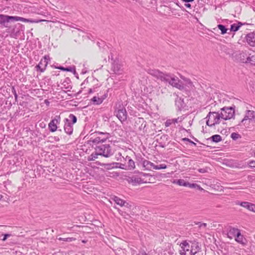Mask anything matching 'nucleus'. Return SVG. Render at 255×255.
<instances>
[{
    "instance_id": "nucleus-1",
    "label": "nucleus",
    "mask_w": 255,
    "mask_h": 255,
    "mask_svg": "<svg viewBox=\"0 0 255 255\" xmlns=\"http://www.w3.org/2000/svg\"><path fill=\"white\" fill-rule=\"evenodd\" d=\"M148 73L151 76L166 83H168L173 87H176L180 90L183 89L184 87L182 82L174 76L169 74L163 73L158 70L148 69Z\"/></svg>"
},
{
    "instance_id": "nucleus-2",
    "label": "nucleus",
    "mask_w": 255,
    "mask_h": 255,
    "mask_svg": "<svg viewBox=\"0 0 255 255\" xmlns=\"http://www.w3.org/2000/svg\"><path fill=\"white\" fill-rule=\"evenodd\" d=\"M94 134L89 140V141L92 143V146L94 147L103 144L111 137L110 133L107 132L96 131Z\"/></svg>"
},
{
    "instance_id": "nucleus-3",
    "label": "nucleus",
    "mask_w": 255,
    "mask_h": 255,
    "mask_svg": "<svg viewBox=\"0 0 255 255\" xmlns=\"http://www.w3.org/2000/svg\"><path fill=\"white\" fill-rule=\"evenodd\" d=\"M94 134L89 140V141L92 143V146L94 147L103 144L111 137L110 133L107 132L96 131Z\"/></svg>"
},
{
    "instance_id": "nucleus-4",
    "label": "nucleus",
    "mask_w": 255,
    "mask_h": 255,
    "mask_svg": "<svg viewBox=\"0 0 255 255\" xmlns=\"http://www.w3.org/2000/svg\"><path fill=\"white\" fill-rule=\"evenodd\" d=\"M94 134L89 140V141L92 143V146L94 147L103 144L111 137L110 133L107 132L96 131Z\"/></svg>"
},
{
    "instance_id": "nucleus-5",
    "label": "nucleus",
    "mask_w": 255,
    "mask_h": 255,
    "mask_svg": "<svg viewBox=\"0 0 255 255\" xmlns=\"http://www.w3.org/2000/svg\"><path fill=\"white\" fill-rule=\"evenodd\" d=\"M95 151L101 156L108 158L114 154V151L109 144H101L94 147Z\"/></svg>"
},
{
    "instance_id": "nucleus-6",
    "label": "nucleus",
    "mask_w": 255,
    "mask_h": 255,
    "mask_svg": "<svg viewBox=\"0 0 255 255\" xmlns=\"http://www.w3.org/2000/svg\"><path fill=\"white\" fill-rule=\"evenodd\" d=\"M77 119L73 114H70L68 118L65 119L64 129L65 132L68 135L72 134L73 125L77 122Z\"/></svg>"
},
{
    "instance_id": "nucleus-7",
    "label": "nucleus",
    "mask_w": 255,
    "mask_h": 255,
    "mask_svg": "<svg viewBox=\"0 0 255 255\" xmlns=\"http://www.w3.org/2000/svg\"><path fill=\"white\" fill-rule=\"evenodd\" d=\"M205 119L207 125L211 127L219 124L222 120L221 116L219 112H210Z\"/></svg>"
},
{
    "instance_id": "nucleus-8",
    "label": "nucleus",
    "mask_w": 255,
    "mask_h": 255,
    "mask_svg": "<svg viewBox=\"0 0 255 255\" xmlns=\"http://www.w3.org/2000/svg\"><path fill=\"white\" fill-rule=\"evenodd\" d=\"M255 119V112L252 110H247L244 118L238 125L239 126H244L245 128H248L250 124Z\"/></svg>"
},
{
    "instance_id": "nucleus-9",
    "label": "nucleus",
    "mask_w": 255,
    "mask_h": 255,
    "mask_svg": "<svg viewBox=\"0 0 255 255\" xmlns=\"http://www.w3.org/2000/svg\"><path fill=\"white\" fill-rule=\"evenodd\" d=\"M220 115H221L222 120H229L235 116V110L231 107H224L221 109V112Z\"/></svg>"
},
{
    "instance_id": "nucleus-10",
    "label": "nucleus",
    "mask_w": 255,
    "mask_h": 255,
    "mask_svg": "<svg viewBox=\"0 0 255 255\" xmlns=\"http://www.w3.org/2000/svg\"><path fill=\"white\" fill-rule=\"evenodd\" d=\"M115 114L121 122L125 121L127 119L126 109L123 106H119L115 111Z\"/></svg>"
},
{
    "instance_id": "nucleus-11",
    "label": "nucleus",
    "mask_w": 255,
    "mask_h": 255,
    "mask_svg": "<svg viewBox=\"0 0 255 255\" xmlns=\"http://www.w3.org/2000/svg\"><path fill=\"white\" fill-rule=\"evenodd\" d=\"M61 122V117L59 116H56L48 124V128L51 132H54L57 129V125H59Z\"/></svg>"
},
{
    "instance_id": "nucleus-12",
    "label": "nucleus",
    "mask_w": 255,
    "mask_h": 255,
    "mask_svg": "<svg viewBox=\"0 0 255 255\" xmlns=\"http://www.w3.org/2000/svg\"><path fill=\"white\" fill-rule=\"evenodd\" d=\"M181 250L179 253L181 255H188L190 252L191 247L187 241H183L180 245Z\"/></svg>"
},
{
    "instance_id": "nucleus-13",
    "label": "nucleus",
    "mask_w": 255,
    "mask_h": 255,
    "mask_svg": "<svg viewBox=\"0 0 255 255\" xmlns=\"http://www.w3.org/2000/svg\"><path fill=\"white\" fill-rule=\"evenodd\" d=\"M14 21V16H9L3 14H0V24L7 27L6 23L10 21Z\"/></svg>"
},
{
    "instance_id": "nucleus-14",
    "label": "nucleus",
    "mask_w": 255,
    "mask_h": 255,
    "mask_svg": "<svg viewBox=\"0 0 255 255\" xmlns=\"http://www.w3.org/2000/svg\"><path fill=\"white\" fill-rule=\"evenodd\" d=\"M237 205H239L245 208H247L249 211L255 212V204L248 202H239L236 203Z\"/></svg>"
},
{
    "instance_id": "nucleus-15",
    "label": "nucleus",
    "mask_w": 255,
    "mask_h": 255,
    "mask_svg": "<svg viewBox=\"0 0 255 255\" xmlns=\"http://www.w3.org/2000/svg\"><path fill=\"white\" fill-rule=\"evenodd\" d=\"M146 126V123L143 118H138L135 122V129L138 130H141L144 128Z\"/></svg>"
},
{
    "instance_id": "nucleus-16",
    "label": "nucleus",
    "mask_w": 255,
    "mask_h": 255,
    "mask_svg": "<svg viewBox=\"0 0 255 255\" xmlns=\"http://www.w3.org/2000/svg\"><path fill=\"white\" fill-rule=\"evenodd\" d=\"M113 200L117 205H119L121 207H125L127 208H130L131 207V205H129L128 202L125 200H123V199H121L117 196L114 197Z\"/></svg>"
},
{
    "instance_id": "nucleus-17",
    "label": "nucleus",
    "mask_w": 255,
    "mask_h": 255,
    "mask_svg": "<svg viewBox=\"0 0 255 255\" xmlns=\"http://www.w3.org/2000/svg\"><path fill=\"white\" fill-rule=\"evenodd\" d=\"M246 39L248 44L251 46H255V32H251L246 36Z\"/></svg>"
},
{
    "instance_id": "nucleus-18",
    "label": "nucleus",
    "mask_w": 255,
    "mask_h": 255,
    "mask_svg": "<svg viewBox=\"0 0 255 255\" xmlns=\"http://www.w3.org/2000/svg\"><path fill=\"white\" fill-rule=\"evenodd\" d=\"M14 21H20L24 22L38 23L39 22L44 21V20H33L19 16H14Z\"/></svg>"
},
{
    "instance_id": "nucleus-19",
    "label": "nucleus",
    "mask_w": 255,
    "mask_h": 255,
    "mask_svg": "<svg viewBox=\"0 0 255 255\" xmlns=\"http://www.w3.org/2000/svg\"><path fill=\"white\" fill-rule=\"evenodd\" d=\"M245 24H247L246 23H242L241 22L238 21L237 23H233L231 25L230 30V31L236 32L242 26Z\"/></svg>"
},
{
    "instance_id": "nucleus-20",
    "label": "nucleus",
    "mask_w": 255,
    "mask_h": 255,
    "mask_svg": "<svg viewBox=\"0 0 255 255\" xmlns=\"http://www.w3.org/2000/svg\"><path fill=\"white\" fill-rule=\"evenodd\" d=\"M197 250H200L198 243H194L191 246V249L188 255H195Z\"/></svg>"
},
{
    "instance_id": "nucleus-21",
    "label": "nucleus",
    "mask_w": 255,
    "mask_h": 255,
    "mask_svg": "<svg viewBox=\"0 0 255 255\" xmlns=\"http://www.w3.org/2000/svg\"><path fill=\"white\" fill-rule=\"evenodd\" d=\"M240 232V231L236 228H231L228 233V237L230 239L235 238L237 234Z\"/></svg>"
},
{
    "instance_id": "nucleus-22",
    "label": "nucleus",
    "mask_w": 255,
    "mask_h": 255,
    "mask_svg": "<svg viewBox=\"0 0 255 255\" xmlns=\"http://www.w3.org/2000/svg\"><path fill=\"white\" fill-rule=\"evenodd\" d=\"M47 66V64H46L45 61H43L42 59H41L39 64L36 66V68L37 70H39L41 72H43Z\"/></svg>"
},
{
    "instance_id": "nucleus-23",
    "label": "nucleus",
    "mask_w": 255,
    "mask_h": 255,
    "mask_svg": "<svg viewBox=\"0 0 255 255\" xmlns=\"http://www.w3.org/2000/svg\"><path fill=\"white\" fill-rule=\"evenodd\" d=\"M130 182L133 185H136L145 182L141 177H132L130 178Z\"/></svg>"
},
{
    "instance_id": "nucleus-24",
    "label": "nucleus",
    "mask_w": 255,
    "mask_h": 255,
    "mask_svg": "<svg viewBox=\"0 0 255 255\" xmlns=\"http://www.w3.org/2000/svg\"><path fill=\"white\" fill-rule=\"evenodd\" d=\"M112 69L113 71L116 74H120L122 71L121 65L115 61L113 63Z\"/></svg>"
},
{
    "instance_id": "nucleus-25",
    "label": "nucleus",
    "mask_w": 255,
    "mask_h": 255,
    "mask_svg": "<svg viewBox=\"0 0 255 255\" xmlns=\"http://www.w3.org/2000/svg\"><path fill=\"white\" fill-rule=\"evenodd\" d=\"M127 159H128L127 167L128 169H133L135 168V163L133 160H132L129 156H127Z\"/></svg>"
},
{
    "instance_id": "nucleus-26",
    "label": "nucleus",
    "mask_w": 255,
    "mask_h": 255,
    "mask_svg": "<svg viewBox=\"0 0 255 255\" xmlns=\"http://www.w3.org/2000/svg\"><path fill=\"white\" fill-rule=\"evenodd\" d=\"M172 183L174 184H177L179 186H182L185 187H187L188 185V182H186L184 179H178V180H174L172 181Z\"/></svg>"
},
{
    "instance_id": "nucleus-27",
    "label": "nucleus",
    "mask_w": 255,
    "mask_h": 255,
    "mask_svg": "<svg viewBox=\"0 0 255 255\" xmlns=\"http://www.w3.org/2000/svg\"><path fill=\"white\" fill-rule=\"evenodd\" d=\"M91 101L93 105H98L103 103V99L99 97L94 96L91 99Z\"/></svg>"
},
{
    "instance_id": "nucleus-28",
    "label": "nucleus",
    "mask_w": 255,
    "mask_h": 255,
    "mask_svg": "<svg viewBox=\"0 0 255 255\" xmlns=\"http://www.w3.org/2000/svg\"><path fill=\"white\" fill-rule=\"evenodd\" d=\"M217 27L219 29L221 30V34H225L227 33H229V32H228V29L226 27V26L223 24H219L217 25Z\"/></svg>"
},
{
    "instance_id": "nucleus-29",
    "label": "nucleus",
    "mask_w": 255,
    "mask_h": 255,
    "mask_svg": "<svg viewBox=\"0 0 255 255\" xmlns=\"http://www.w3.org/2000/svg\"><path fill=\"white\" fill-rule=\"evenodd\" d=\"M142 164H143V166L147 168H153L154 164L152 162H151L148 160H143Z\"/></svg>"
},
{
    "instance_id": "nucleus-30",
    "label": "nucleus",
    "mask_w": 255,
    "mask_h": 255,
    "mask_svg": "<svg viewBox=\"0 0 255 255\" xmlns=\"http://www.w3.org/2000/svg\"><path fill=\"white\" fill-rule=\"evenodd\" d=\"M247 62L250 63L252 65H255V53L251 56V54H250V56H248L247 58Z\"/></svg>"
},
{
    "instance_id": "nucleus-31",
    "label": "nucleus",
    "mask_w": 255,
    "mask_h": 255,
    "mask_svg": "<svg viewBox=\"0 0 255 255\" xmlns=\"http://www.w3.org/2000/svg\"><path fill=\"white\" fill-rule=\"evenodd\" d=\"M97 152L95 150V152L92 153L89 157H88V160L89 161H94L96 159L98 158V155H100V154H98Z\"/></svg>"
},
{
    "instance_id": "nucleus-32",
    "label": "nucleus",
    "mask_w": 255,
    "mask_h": 255,
    "mask_svg": "<svg viewBox=\"0 0 255 255\" xmlns=\"http://www.w3.org/2000/svg\"><path fill=\"white\" fill-rule=\"evenodd\" d=\"M212 141L215 142H218L222 140V137L219 134H215L211 137Z\"/></svg>"
},
{
    "instance_id": "nucleus-33",
    "label": "nucleus",
    "mask_w": 255,
    "mask_h": 255,
    "mask_svg": "<svg viewBox=\"0 0 255 255\" xmlns=\"http://www.w3.org/2000/svg\"><path fill=\"white\" fill-rule=\"evenodd\" d=\"M184 102L183 100L181 98H177L175 101V105L178 107L179 109H181L183 107Z\"/></svg>"
},
{
    "instance_id": "nucleus-34",
    "label": "nucleus",
    "mask_w": 255,
    "mask_h": 255,
    "mask_svg": "<svg viewBox=\"0 0 255 255\" xmlns=\"http://www.w3.org/2000/svg\"><path fill=\"white\" fill-rule=\"evenodd\" d=\"M235 240L239 243H244L243 236L241 235V232L237 234V236L235 237Z\"/></svg>"
},
{
    "instance_id": "nucleus-35",
    "label": "nucleus",
    "mask_w": 255,
    "mask_h": 255,
    "mask_svg": "<svg viewBox=\"0 0 255 255\" xmlns=\"http://www.w3.org/2000/svg\"><path fill=\"white\" fill-rule=\"evenodd\" d=\"M65 71L71 72H72L74 74H76V68L74 66L65 68Z\"/></svg>"
},
{
    "instance_id": "nucleus-36",
    "label": "nucleus",
    "mask_w": 255,
    "mask_h": 255,
    "mask_svg": "<svg viewBox=\"0 0 255 255\" xmlns=\"http://www.w3.org/2000/svg\"><path fill=\"white\" fill-rule=\"evenodd\" d=\"M166 167L167 166L164 164H161L158 165H155V164H154L153 169L155 170H159L161 169H165L166 168Z\"/></svg>"
},
{
    "instance_id": "nucleus-37",
    "label": "nucleus",
    "mask_w": 255,
    "mask_h": 255,
    "mask_svg": "<svg viewBox=\"0 0 255 255\" xmlns=\"http://www.w3.org/2000/svg\"><path fill=\"white\" fill-rule=\"evenodd\" d=\"M58 240L59 241H65V242H72L73 241H75L76 239L75 238H59L58 239Z\"/></svg>"
},
{
    "instance_id": "nucleus-38",
    "label": "nucleus",
    "mask_w": 255,
    "mask_h": 255,
    "mask_svg": "<svg viewBox=\"0 0 255 255\" xmlns=\"http://www.w3.org/2000/svg\"><path fill=\"white\" fill-rule=\"evenodd\" d=\"M172 124H174L173 119H168L166 121L165 123V126L166 127H168L170 125H171Z\"/></svg>"
},
{
    "instance_id": "nucleus-39",
    "label": "nucleus",
    "mask_w": 255,
    "mask_h": 255,
    "mask_svg": "<svg viewBox=\"0 0 255 255\" xmlns=\"http://www.w3.org/2000/svg\"><path fill=\"white\" fill-rule=\"evenodd\" d=\"M231 137L234 140H236L240 137V135L239 134L235 132H233L231 134Z\"/></svg>"
},
{
    "instance_id": "nucleus-40",
    "label": "nucleus",
    "mask_w": 255,
    "mask_h": 255,
    "mask_svg": "<svg viewBox=\"0 0 255 255\" xmlns=\"http://www.w3.org/2000/svg\"><path fill=\"white\" fill-rule=\"evenodd\" d=\"M172 119H173V121L174 122V124H175V123H178V122H181L183 121V120L184 119V118H182V117H178L177 118Z\"/></svg>"
},
{
    "instance_id": "nucleus-41",
    "label": "nucleus",
    "mask_w": 255,
    "mask_h": 255,
    "mask_svg": "<svg viewBox=\"0 0 255 255\" xmlns=\"http://www.w3.org/2000/svg\"><path fill=\"white\" fill-rule=\"evenodd\" d=\"M195 224L199 225V227L200 228H205L207 226L206 223H201V222L196 223Z\"/></svg>"
},
{
    "instance_id": "nucleus-42",
    "label": "nucleus",
    "mask_w": 255,
    "mask_h": 255,
    "mask_svg": "<svg viewBox=\"0 0 255 255\" xmlns=\"http://www.w3.org/2000/svg\"><path fill=\"white\" fill-rule=\"evenodd\" d=\"M188 186L190 187V188H196V187H198L199 188H200V187L197 184H195V183H190L188 182Z\"/></svg>"
},
{
    "instance_id": "nucleus-43",
    "label": "nucleus",
    "mask_w": 255,
    "mask_h": 255,
    "mask_svg": "<svg viewBox=\"0 0 255 255\" xmlns=\"http://www.w3.org/2000/svg\"><path fill=\"white\" fill-rule=\"evenodd\" d=\"M198 170L200 173H206L208 172V168L206 167L204 168H200Z\"/></svg>"
},
{
    "instance_id": "nucleus-44",
    "label": "nucleus",
    "mask_w": 255,
    "mask_h": 255,
    "mask_svg": "<svg viewBox=\"0 0 255 255\" xmlns=\"http://www.w3.org/2000/svg\"><path fill=\"white\" fill-rule=\"evenodd\" d=\"M43 61H45L46 62V64H48L49 61H50V57L48 55H45L44 57V59H42Z\"/></svg>"
},
{
    "instance_id": "nucleus-45",
    "label": "nucleus",
    "mask_w": 255,
    "mask_h": 255,
    "mask_svg": "<svg viewBox=\"0 0 255 255\" xmlns=\"http://www.w3.org/2000/svg\"><path fill=\"white\" fill-rule=\"evenodd\" d=\"M2 236H3V238L2 239V241H5L7 238L10 237L11 236V234H2Z\"/></svg>"
},
{
    "instance_id": "nucleus-46",
    "label": "nucleus",
    "mask_w": 255,
    "mask_h": 255,
    "mask_svg": "<svg viewBox=\"0 0 255 255\" xmlns=\"http://www.w3.org/2000/svg\"><path fill=\"white\" fill-rule=\"evenodd\" d=\"M249 165L251 167H255V161H254V160L250 161L249 163Z\"/></svg>"
},
{
    "instance_id": "nucleus-47",
    "label": "nucleus",
    "mask_w": 255,
    "mask_h": 255,
    "mask_svg": "<svg viewBox=\"0 0 255 255\" xmlns=\"http://www.w3.org/2000/svg\"><path fill=\"white\" fill-rule=\"evenodd\" d=\"M195 255H204L203 253L202 252V251L200 250H197L196 253H195Z\"/></svg>"
},
{
    "instance_id": "nucleus-48",
    "label": "nucleus",
    "mask_w": 255,
    "mask_h": 255,
    "mask_svg": "<svg viewBox=\"0 0 255 255\" xmlns=\"http://www.w3.org/2000/svg\"><path fill=\"white\" fill-rule=\"evenodd\" d=\"M55 68L65 71V68L62 66L55 67Z\"/></svg>"
},
{
    "instance_id": "nucleus-49",
    "label": "nucleus",
    "mask_w": 255,
    "mask_h": 255,
    "mask_svg": "<svg viewBox=\"0 0 255 255\" xmlns=\"http://www.w3.org/2000/svg\"><path fill=\"white\" fill-rule=\"evenodd\" d=\"M107 96H108V94L106 93V94H105L103 96H102L101 98V99H103V102L104 101V100L107 97Z\"/></svg>"
},
{
    "instance_id": "nucleus-50",
    "label": "nucleus",
    "mask_w": 255,
    "mask_h": 255,
    "mask_svg": "<svg viewBox=\"0 0 255 255\" xmlns=\"http://www.w3.org/2000/svg\"><path fill=\"white\" fill-rule=\"evenodd\" d=\"M187 81V83L189 84V87H191L193 86V84H192V83L191 82V81L190 80H188Z\"/></svg>"
},
{
    "instance_id": "nucleus-51",
    "label": "nucleus",
    "mask_w": 255,
    "mask_h": 255,
    "mask_svg": "<svg viewBox=\"0 0 255 255\" xmlns=\"http://www.w3.org/2000/svg\"><path fill=\"white\" fill-rule=\"evenodd\" d=\"M12 93H13V94H17L14 87H12Z\"/></svg>"
},
{
    "instance_id": "nucleus-52",
    "label": "nucleus",
    "mask_w": 255,
    "mask_h": 255,
    "mask_svg": "<svg viewBox=\"0 0 255 255\" xmlns=\"http://www.w3.org/2000/svg\"><path fill=\"white\" fill-rule=\"evenodd\" d=\"M185 6L186 7H188V8H191V4L189 3H185Z\"/></svg>"
},
{
    "instance_id": "nucleus-53",
    "label": "nucleus",
    "mask_w": 255,
    "mask_h": 255,
    "mask_svg": "<svg viewBox=\"0 0 255 255\" xmlns=\"http://www.w3.org/2000/svg\"><path fill=\"white\" fill-rule=\"evenodd\" d=\"M182 0L184 2H192V1H194V0Z\"/></svg>"
},
{
    "instance_id": "nucleus-54",
    "label": "nucleus",
    "mask_w": 255,
    "mask_h": 255,
    "mask_svg": "<svg viewBox=\"0 0 255 255\" xmlns=\"http://www.w3.org/2000/svg\"><path fill=\"white\" fill-rule=\"evenodd\" d=\"M14 96V98H15V101H17V98H18V95L17 94H13Z\"/></svg>"
},
{
    "instance_id": "nucleus-55",
    "label": "nucleus",
    "mask_w": 255,
    "mask_h": 255,
    "mask_svg": "<svg viewBox=\"0 0 255 255\" xmlns=\"http://www.w3.org/2000/svg\"><path fill=\"white\" fill-rule=\"evenodd\" d=\"M109 59H111L112 61L113 60V56L112 54H111V56H109Z\"/></svg>"
},
{
    "instance_id": "nucleus-56",
    "label": "nucleus",
    "mask_w": 255,
    "mask_h": 255,
    "mask_svg": "<svg viewBox=\"0 0 255 255\" xmlns=\"http://www.w3.org/2000/svg\"><path fill=\"white\" fill-rule=\"evenodd\" d=\"M183 140L188 141H191V140L188 138H183Z\"/></svg>"
},
{
    "instance_id": "nucleus-57",
    "label": "nucleus",
    "mask_w": 255,
    "mask_h": 255,
    "mask_svg": "<svg viewBox=\"0 0 255 255\" xmlns=\"http://www.w3.org/2000/svg\"><path fill=\"white\" fill-rule=\"evenodd\" d=\"M98 165H101V166H104V165H105L106 164H104V163H102L99 162V163H98Z\"/></svg>"
},
{
    "instance_id": "nucleus-58",
    "label": "nucleus",
    "mask_w": 255,
    "mask_h": 255,
    "mask_svg": "<svg viewBox=\"0 0 255 255\" xmlns=\"http://www.w3.org/2000/svg\"><path fill=\"white\" fill-rule=\"evenodd\" d=\"M141 174L144 176H149V174H145V173H142Z\"/></svg>"
},
{
    "instance_id": "nucleus-59",
    "label": "nucleus",
    "mask_w": 255,
    "mask_h": 255,
    "mask_svg": "<svg viewBox=\"0 0 255 255\" xmlns=\"http://www.w3.org/2000/svg\"><path fill=\"white\" fill-rule=\"evenodd\" d=\"M89 93H93V91H92V89H90L89 90Z\"/></svg>"
},
{
    "instance_id": "nucleus-60",
    "label": "nucleus",
    "mask_w": 255,
    "mask_h": 255,
    "mask_svg": "<svg viewBox=\"0 0 255 255\" xmlns=\"http://www.w3.org/2000/svg\"><path fill=\"white\" fill-rule=\"evenodd\" d=\"M189 142H190L191 144L196 145V143L195 142H194L193 141H192V140H191V141H189Z\"/></svg>"
},
{
    "instance_id": "nucleus-61",
    "label": "nucleus",
    "mask_w": 255,
    "mask_h": 255,
    "mask_svg": "<svg viewBox=\"0 0 255 255\" xmlns=\"http://www.w3.org/2000/svg\"><path fill=\"white\" fill-rule=\"evenodd\" d=\"M55 139L56 141H59V138L58 137H55Z\"/></svg>"
},
{
    "instance_id": "nucleus-62",
    "label": "nucleus",
    "mask_w": 255,
    "mask_h": 255,
    "mask_svg": "<svg viewBox=\"0 0 255 255\" xmlns=\"http://www.w3.org/2000/svg\"><path fill=\"white\" fill-rule=\"evenodd\" d=\"M253 152L254 153V156L255 157V148L254 149Z\"/></svg>"
},
{
    "instance_id": "nucleus-63",
    "label": "nucleus",
    "mask_w": 255,
    "mask_h": 255,
    "mask_svg": "<svg viewBox=\"0 0 255 255\" xmlns=\"http://www.w3.org/2000/svg\"><path fill=\"white\" fill-rule=\"evenodd\" d=\"M125 160L126 161H127L128 162V159H127V157L125 158Z\"/></svg>"
},
{
    "instance_id": "nucleus-64",
    "label": "nucleus",
    "mask_w": 255,
    "mask_h": 255,
    "mask_svg": "<svg viewBox=\"0 0 255 255\" xmlns=\"http://www.w3.org/2000/svg\"><path fill=\"white\" fill-rule=\"evenodd\" d=\"M2 195H0V200L2 198Z\"/></svg>"
}]
</instances>
